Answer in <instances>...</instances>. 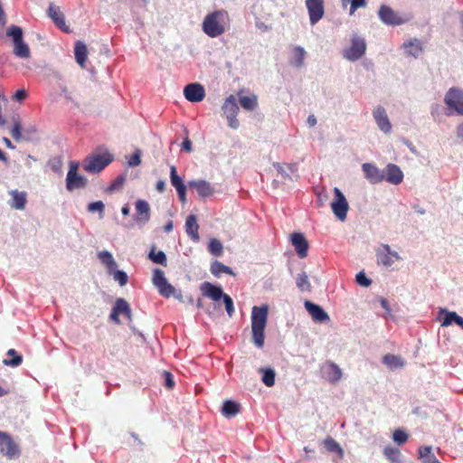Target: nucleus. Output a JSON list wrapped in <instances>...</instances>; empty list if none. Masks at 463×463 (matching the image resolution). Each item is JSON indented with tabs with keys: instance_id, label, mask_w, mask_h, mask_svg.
<instances>
[{
	"instance_id": "63",
	"label": "nucleus",
	"mask_w": 463,
	"mask_h": 463,
	"mask_svg": "<svg viewBox=\"0 0 463 463\" xmlns=\"http://www.w3.org/2000/svg\"><path fill=\"white\" fill-rule=\"evenodd\" d=\"M182 149L190 152L192 151V142L189 138H184L182 143Z\"/></svg>"
},
{
	"instance_id": "9",
	"label": "nucleus",
	"mask_w": 463,
	"mask_h": 463,
	"mask_svg": "<svg viewBox=\"0 0 463 463\" xmlns=\"http://www.w3.org/2000/svg\"><path fill=\"white\" fill-rule=\"evenodd\" d=\"M152 280L161 296L168 298L174 295L176 288L167 281L165 272L162 269H154Z\"/></svg>"
},
{
	"instance_id": "34",
	"label": "nucleus",
	"mask_w": 463,
	"mask_h": 463,
	"mask_svg": "<svg viewBox=\"0 0 463 463\" xmlns=\"http://www.w3.org/2000/svg\"><path fill=\"white\" fill-rule=\"evenodd\" d=\"M383 363L392 371L404 366V361L402 357L391 354H387L383 357Z\"/></svg>"
},
{
	"instance_id": "49",
	"label": "nucleus",
	"mask_w": 463,
	"mask_h": 463,
	"mask_svg": "<svg viewBox=\"0 0 463 463\" xmlns=\"http://www.w3.org/2000/svg\"><path fill=\"white\" fill-rule=\"evenodd\" d=\"M170 182L175 188L179 187V185L182 186L183 184H184L182 177L178 175L176 167L175 165H171L170 167Z\"/></svg>"
},
{
	"instance_id": "55",
	"label": "nucleus",
	"mask_w": 463,
	"mask_h": 463,
	"mask_svg": "<svg viewBox=\"0 0 463 463\" xmlns=\"http://www.w3.org/2000/svg\"><path fill=\"white\" fill-rule=\"evenodd\" d=\"M223 304L225 306L226 312L230 317H232L234 313V306L232 298L227 294L222 298Z\"/></svg>"
},
{
	"instance_id": "1",
	"label": "nucleus",
	"mask_w": 463,
	"mask_h": 463,
	"mask_svg": "<svg viewBox=\"0 0 463 463\" xmlns=\"http://www.w3.org/2000/svg\"><path fill=\"white\" fill-rule=\"evenodd\" d=\"M268 315V305L254 306L251 309L252 342L258 348H262L264 345Z\"/></svg>"
},
{
	"instance_id": "20",
	"label": "nucleus",
	"mask_w": 463,
	"mask_h": 463,
	"mask_svg": "<svg viewBox=\"0 0 463 463\" xmlns=\"http://www.w3.org/2000/svg\"><path fill=\"white\" fill-rule=\"evenodd\" d=\"M323 377L331 383H338L342 378V370L334 362L328 361L322 368Z\"/></svg>"
},
{
	"instance_id": "27",
	"label": "nucleus",
	"mask_w": 463,
	"mask_h": 463,
	"mask_svg": "<svg viewBox=\"0 0 463 463\" xmlns=\"http://www.w3.org/2000/svg\"><path fill=\"white\" fill-rule=\"evenodd\" d=\"M402 48L404 50L407 55L413 58H418L423 50L420 41L417 38L404 42Z\"/></svg>"
},
{
	"instance_id": "33",
	"label": "nucleus",
	"mask_w": 463,
	"mask_h": 463,
	"mask_svg": "<svg viewBox=\"0 0 463 463\" xmlns=\"http://www.w3.org/2000/svg\"><path fill=\"white\" fill-rule=\"evenodd\" d=\"M87 46L83 42L78 41L74 46L75 60L80 67L84 66L87 60Z\"/></svg>"
},
{
	"instance_id": "47",
	"label": "nucleus",
	"mask_w": 463,
	"mask_h": 463,
	"mask_svg": "<svg viewBox=\"0 0 463 463\" xmlns=\"http://www.w3.org/2000/svg\"><path fill=\"white\" fill-rule=\"evenodd\" d=\"M208 250L212 255L219 257L222 253L223 246L219 240L211 239L208 244Z\"/></svg>"
},
{
	"instance_id": "17",
	"label": "nucleus",
	"mask_w": 463,
	"mask_h": 463,
	"mask_svg": "<svg viewBox=\"0 0 463 463\" xmlns=\"http://www.w3.org/2000/svg\"><path fill=\"white\" fill-rule=\"evenodd\" d=\"M304 306L315 322L325 323L330 319L329 316L321 306L309 300H306Z\"/></svg>"
},
{
	"instance_id": "3",
	"label": "nucleus",
	"mask_w": 463,
	"mask_h": 463,
	"mask_svg": "<svg viewBox=\"0 0 463 463\" xmlns=\"http://www.w3.org/2000/svg\"><path fill=\"white\" fill-rule=\"evenodd\" d=\"M6 36L9 37L14 44V54L20 59L30 57V48L24 41V32L22 27L12 24L6 30Z\"/></svg>"
},
{
	"instance_id": "41",
	"label": "nucleus",
	"mask_w": 463,
	"mask_h": 463,
	"mask_svg": "<svg viewBox=\"0 0 463 463\" xmlns=\"http://www.w3.org/2000/svg\"><path fill=\"white\" fill-rule=\"evenodd\" d=\"M7 355L11 356V358L3 360V364L6 366L17 367L23 363V356L14 349H9L7 351Z\"/></svg>"
},
{
	"instance_id": "61",
	"label": "nucleus",
	"mask_w": 463,
	"mask_h": 463,
	"mask_svg": "<svg viewBox=\"0 0 463 463\" xmlns=\"http://www.w3.org/2000/svg\"><path fill=\"white\" fill-rule=\"evenodd\" d=\"M79 166H80V163L78 161H71L70 162V168H69V171L67 173V175H78V170H79Z\"/></svg>"
},
{
	"instance_id": "59",
	"label": "nucleus",
	"mask_w": 463,
	"mask_h": 463,
	"mask_svg": "<svg viewBox=\"0 0 463 463\" xmlns=\"http://www.w3.org/2000/svg\"><path fill=\"white\" fill-rule=\"evenodd\" d=\"M164 375H165V387H167L168 389L173 388L175 385V382H174L173 375L171 374V373L165 371Z\"/></svg>"
},
{
	"instance_id": "25",
	"label": "nucleus",
	"mask_w": 463,
	"mask_h": 463,
	"mask_svg": "<svg viewBox=\"0 0 463 463\" xmlns=\"http://www.w3.org/2000/svg\"><path fill=\"white\" fill-rule=\"evenodd\" d=\"M306 55L307 52L302 46H293L288 57V62L292 67L299 69L305 64Z\"/></svg>"
},
{
	"instance_id": "56",
	"label": "nucleus",
	"mask_w": 463,
	"mask_h": 463,
	"mask_svg": "<svg viewBox=\"0 0 463 463\" xmlns=\"http://www.w3.org/2000/svg\"><path fill=\"white\" fill-rule=\"evenodd\" d=\"M126 181V176L124 175H119L112 184L108 187V192H113L123 185Z\"/></svg>"
},
{
	"instance_id": "35",
	"label": "nucleus",
	"mask_w": 463,
	"mask_h": 463,
	"mask_svg": "<svg viewBox=\"0 0 463 463\" xmlns=\"http://www.w3.org/2000/svg\"><path fill=\"white\" fill-rule=\"evenodd\" d=\"M240 411V404L234 401L227 400L222 407V413L226 418L234 417Z\"/></svg>"
},
{
	"instance_id": "42",
	"label": "nucleus",
	"mask_w": 463,
	"mask_h": 463,
	"mask_svg": "<svg viewBox=\"0 0 463 463\" xmlns=\"http://www.w3.org/2000/svg\"><path fill=\"white\" fill-rule=\"evenodd\" d=\"M148 259L156 264H159L162 266L167 265L166 255L163 250L156 251V249L153 247L148 253Z\"/></svg>"
},
{
	"instance_id": "22",
	"label": "nucleus",
	"mask_w": 463,
	"mask_h": 463,
	"mask_svg": "<svg viewBox=\"0 0 463 463\" xmlns=\"http://www.w3.org/2000/svg\"><path fill=\"white\" fill-rule=\"evenodd\" d=\"M136 215L135 221L138 224H146L150 220V206L149 203L142 199H138L136 203Z\"/></svg>"
},
{
	"instance_id": "30",
	"label": "nucleus",
	"mask_w": 463,
	"mask_h": 463,
	"mask_svg": "<svg viewBox=\"0 0 463 463\" xmlns=\"http://www.w3.org/2000/svg\"><path fill=\"white\" fill-rule=\"evenodd\" d=\"M9 194L12 196L10 206L16 210H24L26 204V194L18 190H11Z\"/></svg>"
},
{
	"instance_id": "2",
	"label": "nucleus",
	"mask_w": 463,
	"mask_h": 463,
	"mask_svg": "<svg viewBox=\"0 0 463 463\" xmlns=\"http://www.w3.org/2000/svg\"><path fill=\"white\" fill-rule=\"evenodd\" d=\"M227 17L228 13L223 9L208 14L202 24L203 33L211 38H216L222 35L225 32L223 23Z\"/></svg>"
},
{
	"instance_id": "43",
	"label": "nucleus",
	"mask_w": 463,
	"mask_h": 463,
	"mask_svg": "<svg viewBox=\"0 0 463 463\" xmlns=\"http://www.w3.org/2000/svg\"><path fill=\"white\" fill-rule=\"evenodd\" d=\"M260 372L261 373V381L266 386L271 387L275 384L276 373L274 369L260 368Z\"/></svg>"
},
{
	"instance_id": "24",
	"label": "nucleus",
	"mask_w": 463,
	"mask_h": 463,
	"mask_svg": "<svg viewBox=\"0 0 463 463\" xmlns=\"http://www.w3.org/2000/svg\"><path fill=\"white\" fill-rule=\"evenodd\" d=\"M187 185L190 188L195 189L201 198H207L214 192L212 184L205 180H191Z\"/></svg>"
},
{
	"instance_id": "26",
	"label": "nucleus",
	"mask_w": 463,
	"mask_h": 463,
	"mask_svg": "<svg viewBox=\"0 0 463 463\" xmlns=\"http://www.w3.org/2000/svg\"><path fill=\"white\" fill-rule=\"evenodd\" d=\"M88 180L83 175H67L66 176V189L69 192H72L76 189H82L87 186Z\"/></svg>"
},
{
	"instance_id": "15",
	"label": "nucleus",
	"mask_w": 463,
	"mask_h": 463,
	"mask_svg": "<svg viewBox=\"0 0 463 463\" xmlns=\"http://www.w3.org/2000/svg\"><path fill=\"white\" fill-rule=\"evenodd\" d=\"M383 181L394 185L400 184L404 177L400 166L392 163H390L385 166L383 170Z\"/></svg>"
},
{
	"instance_id": "31",
	"label": "nucleus",
	"mask_w": 463,
	"mask_h": 463,
	"mask_svg": "<svg viewBox=\"0 0 463 463\" xmlns=\"http://www.w3.org/2000/svg\"><path fill=\"white\" fill-rule=\"evenodd\" d=\"M418 453L421 463H440L436 456L432 453L431 446L420 447Z\"/></svg>"
},
{
	"instance_id": "53",
	"label": "nucleus",
	"mask_w": 463,
	"mask_h": 463,
	"mask_svg": "<svg viewBox=\"0 0 463 463\" xmlns=\"http://www.w3.org/2000/svg\"><path fill=\"white\" fill-rule=\"evenodd\" d=\"M355 281L358 285L367 288L372 284V279H369L364 271H360L355 276Z\"/></svg>"
},
{
	"instance_id": "51",
	"label": "nucleus",
	"mask_w": 463,
	"mask_h": 463,
	"mask_svg": "<svg viewBox=\"0 0 463 463\" xmlns=\"http://www.w3.org/2000/svg\"><path fill=\"white\" fill-rule=\"evenodd\" d=\"M87 208L90 213L98 212L99 213V218L100 219L103 218L105 204L103 203L102 201L92 202L88 204Z\"/></svg>"
},
{
	"instance_id": "38",
	"label": "nucleus",
	"mask_w": 463,
	"mask_h": 463,
	"mask_svg": "<svg viewBox=\"0 0 463 463\" xmlns=\"http://www.w3.org/2000/svg\"><path fill=\"white\" fill-rule=\"evenodd\" d=\"M274 168L278 171V173L281 175L283 179H292L290 174H294L297 172L298 168L295 164L288 165L287 167L283 166L279 163L273 164Z\"/></svg>"
},
{
	"instance_id": "52",
	"label": "nucleus",
	"mask_w": 463,
	"mask_h": 463,
	"mask_svg": "<svg viewBox=\"0 0 463 463\" xmlns=\"http://www.w3.org/2000/svg\"><path fill=\"white\" fill-rule=\"evenodd\" d=\"M408 434L402 430H396L392 434V439L398 445L405 443L408 439Z\"/></svg>"
},
{
	"instance_id": "12",
	"label": "nucleus",
	"mask_w": 463,
	"mask_h": 463,
	"mask_svg": "<svg viewBox=\"0 0 463 463\" xmlns=\"http://www.w3.org/2000/svg\"><path fill=\"white\" fill-rule=\"evenodd\" d=\"M400 258L398 252L392 250L388 244H381L376 250L377 263L385 268H390Z\"/></svg>"
},
{
	"instance_id": "11",
	"label": "nucleus",
	"mask_w": 463,
	"mask_h": 463,
	"mask_svg": "<svg viewBox=\"0 0 463 463\" xmlns=\"http://www.w3.org/2000/svg\"><path fill=\"white\" fill-rule=\"evenodd\" d=\"M305 5L307 10L310 24H317L325 15L324 0H306Z\"/></svg>"
},
{
	"instance_id": "5",
	"label": "nucleus",
	"mask_w": 463,
	"mask_h": 463,
	"mask_svg": "<svg viewBox=\"0 0 463 463\" xmlns=\"http://www.w3.org/2000/svg\"><path fill=\"white\" fill-rule=\"evenodd\" d=\"M366 52V42L364 37L357 33L351 35V45L342 52L344 59L349 61H356L360 60Z\"/></svg>"
},
{
	"instance_id": "57",
	"label": "nucleus",
	"mask_w": 463,
	"mask_h": 463,
	"mask_svg": "<svg viewBox=\"0 0 463 463\" xmlns=\"http://www.w3.org/2000/svg\"><path fill=\"white\" fill-rule=\"evenodd\" d=\"M140 163H141V151L137 149L133 153V155L130 156V158L128 159V164L130 167H134V166L138 165Z\"/></svg>"
},
{
	"instance_id": "19",
	"label": "nucleus",
	"mask_w": 463,
	"mask_h": 463,
	"mask_svg": "<svg viewBox=\"0 0 463 463\" xmlns=\"http://www.w3.org/2000/svg\"><path fill=\"white\" fill-rule=\"evenodd\" d=\"M200 289L204 297H207L213 301H219L227 295L223 292L221 286L214 285L208 281L202 283Z\"/></svg>"
},
{
	"instance_id": "37",
	"label": "nucleus",
	"mask_w": 463,
	"mask_h": 463,
	"mask_svg": "<svg viewBox=\"0 0 463 463\" xmlns=\"http://www.w3.org/2000/svg\"><path fill=\"white\" fill-rule=\"evenodd\" d=\"M296 286L300 292H310L312 289L308 280V276L305 271L300 272L296 277Z\"/></svg>"
},
{
	"instance_id": "58",
	"label": "nucleus",
	"mask_w": 463,
	"mask_h": 463,
	"mask_svg": "<svg viewBox=\"0 0 463 463\" xmlns=\"http://www.w3.org/2000/svg\"><path fill=\"white\" fill-rule=\"evenodd\" d=\"M227 119L228 126L232 129H238L240 127L239 120L237 119V115L233 116H224Z\"/></svg>"
},
{
	"instance_id": "13",
	"label": "nucleus",
	"mask_w": 463,
	"mask_h": 463,
	"mask_svg": "<svg viewBox=\"0 0 463 463\" xmlns=\"http://www.w3.org/2000/svg\"><path fill=\"white\" fill-rule=\"evenodd\" d=\"M0 452L9 458L19 456L20 450L13 439L6 432L0 430Z\"/></svg>"
},
{
	"instance_id": "29",
	"label": "nucleus",
	"mask_w": 463,
	"mask_h": 463,
	"mask_svg": "<svg viewBox=\"0 0 463 463\" xmlns=\"http://www.w3.org/2000/svg\"><path fill=\"white\" fill-rule=\"evenodd\" d=\"M240 110L236 98L233 95H230L222 106V111L223 116H233L238 115Z\"/></svg>"
},
{
	"instance_id": "21",
	"label": "nucleus",
	"mask_w": 463,
	"mask_h": 463,
	"mask_svg": "<svg viewBox=\"0 0 463 463\" xmlns=\"http://www.w3.org/2000/svg\"><path fill=\"white\" fill-rule=\"evenodd\" d=\"M362 170L365 178L371 184H378L383 181V170L378 168L374 164L364 163L362 165Z\"/></svg>"
},
{
	"instance_id": "28",
	"label": "nucleus",
	"mask_w": 463,
	"mask_h": 463,
	"mask_svg": "<svg viewBox=\"0 0 463 463\" xmlns=\"http://www.w3.org/2000/svg\"><path fill=\"white\" fill-rule=\"evenodd\" d=\"M199 226L195 215L190 214L185 221V232L192 241L197 242L200 240L198 234Z\"/></svg>"
},
{
	"instance_id": "10",
	"label": "nucleus",
	"mask_w": 463,
	"mask_h": 463,
	"mask_svg": "<svg viewBox=\"0 0 463 463\" xmlns=\"http://www.w3.org/2000/svg\"><path fill=\"white\" fill-rule=\"evenodd\" d=\"M10 133L12 137L16 141H33L36 136L37 128L33 125H28L22 128L20 122L15 120L10 129Z\"/></svg>"
},
{
	"instance_id": "40",
	"label": "nucleus",
	"mask_w": 463,
	"mask_h": 463,
	"mask_svg": "<svg viewBox=\"0 0 463 463\" xmlns=\"http://www.w3.org/2000/svg\"><path fill=\"white\" fill-rule=\"evenodd\" d=\"M439 316L443 315V317L441 319V326H449L452 324H455L458 315L455 311H449L445 308H441L439 312Z\"/></svg>"
},
{
	"instance_id": "6",
	"label": "nucleus",
	"mask_w": 463,
	"mask_h": 463,
	"mask_svg": "<svg viewBox=\"0 0 463 463\" xmlns=\"http://www.w3.org/2000/svg\"><path fill=\"white\" fill-rule=\"evenodd\" d=\"M110 153L96 154L86 157L83 162V169L88 173H99L113 161Z\"/></svg>"
},
{
	"instance_id": "23",
	"label": "nucleus",
	"mask_w": 463,
	"mask_h": 463,
	"mask_svg": "<svg viewBox=\"0 0 463 463\" xmlns=\"http://www.w3.org/2000/svg\"><path fill=\"white\" fill-rule=\"evenodd\" d=\"M47 14L60 30L65 33H70V28L65 23L64 14L60 11L59 7L55 6L53 4H50Z\"/></svg>"
},
{
	"instance_id": "45",
	"label": "nucleus",
	"mask_w": 463,
	"mask_h": 463,
	"mask_svg": "<svg viewBox=\"0 0 463 463\" xmlns=\"http://www.w3.org/2000/svg\"><path fill=\"white\" fill-rule=\"evenodd\" d=\"M98 258L103 263L108 271L111 269L117 268V263L112 256V254L108 250H102L98 253Z\"/></svg>"
},
{
	"instance_id": "16",
	"label": "nucleus",
	"mask_w": 463,
	"mask_h": 463,
	"mask_svg": "<svg viewBox=\"0 0 463 463\" xmlns=\"http://www.w3.org/2000/svg\"><path fill=\"white\" fill-rule=\"evenodd\" d=\"M373 116L379 129L384 134L392 131V124L387 116L386 110L383 106L376 107L373 111Z\"/></svg>"
},
{
	"instance_id": "46",
	"label": "nucleus",
	"mask_w": 463,
	"mask_h": 463,
	"mask_svg": "<svg viewBox=\"0 0 463 463\" xmlns=\"http://www.w3.org/2000/svg\"><path fill=\"white\" fill-rule=\"evenodd\" d=\"M108 273L118 282L119 286L123 287L128 283V276L124 270L114 268L109 270Z\"/></svg>"
},
{
	"instance_id": "44",
	"label": "nucleus",
	"mask_w": 463,
	"mask_h": 463,
	"mask_svg": "<svg viewBox=\"0 0 463 463\" xmlns=\"http://www.w3.org/2000/svg\"><path fill=\"white\" fill-rule=\"evenodd\" d=\"M240 105L246 110H254L258 106L257 97L251 96H241L239 99Z\"/></svg>"
},
{
	"instance_id": "4",
	"label": "nucleus",
	"mask_w": 463,
	"mask_h": 463,
	"mask_svg": "<svg viewBox=\"0 0 463 463\" xmlns=\"http://www.w3.org/2000/svg\"><path fill=\"white\" fill-rule=\"evenodd\" d=\"M448 116L457 114L463 116V90L458 87L449 88L444 96Z\"/></svg>"
},
{
	"instance_id": "60",
	"label": "nucleus",
	"mask_w": 463,
	"mask_h": 463,
	"mask_svg": "<svg viewBox=\"0 0 463 463\" xmlns=\"http://www.w3.org/2000/svg\"><path fill=\"white\" fill-rule=\"evenodd\" d=\"M60 90H61V95L67 99V100H70L71 101L72 100V95H71V92L69 90V89L67 88V86L63 83H61L60 84Z\"/></svg>"
},
{
	"instance_id": "39",
	"label": "nucleus",
	"mask_w": 463,
	"mask_h": 463,
	"mask_svg": "<svg viewBox=\"0 0 463 463\" xmlns=\"http://www.w3.org/2000/svg\"><path fill=\"white\" fill-rule=\"evenodd\" d=\"M323 444L327 451L336 453L340 458L344 457V449L332 437L326 438Z\"/></svg>"
},
{
	"instance_id": "62",
	"label": "nucleus",
	"mask_w": 463,
	"mask_h": 463,
	"mask_svg": "<svg viewBox=\"0 0 463 463\" xmlns=\"http://www.w3.org/2000/svg\"><path fill=\"white\" fill-rule=\"evenodd\" d=\"M26 96H27L26 90L24 89H20L15 91V93L14 95V99H15L16 101H23L26 98Z\"/></svg>"
},
{
	"instance_id": "36",
	"label": "nucleus",
	"mask_w": 463,
	"mask_h": 463,
	"mask_svg": "<svg viewBox=\"0 0 463 463\" xmlns=\"http://www.w3.org/2000/svg\"><path fill=\"white\" fill-rule=\"evenodd\" d=\"M210 270H211L212 274L215 277H220V275L222 273H226L231 276H235V273L230 267L224 265L223 263H222L219 260H214L212 262Z\"/></svg>"
},
{
	"instance_id": "8",
	"label": "nucleus",
	"mask_w": 463,
	"mask_h": 463,
	"mask_svg": "<svg viewBox=\"0 0 463 463\" xmlns=\"http://www.w3.org/2000/svg\"><path fill=\"white\" fill-rule=\"evenodd\" d=\"M334 196L331 202L332 212L339 221L344 222L346 219L349 210L348 202L338 187L334 188Z\"/></svg>"
},
{
	"instance_id": "32",
	"label": "nucleus",
	"mask_w": 463,
	"mask_h": 463,
	"mask_svg": "<svg viewBox=\"0 0 463 463\" xmlns=\"http://www.w3.org/2000/svg\"><path fill=\"white\" fill-rule=\"evenodd\" d=\"M118 314L125 316L127 318L131 320L132 311L129 304L124 298H118L116 299L114 306L112 307Z\"/></svg>"
},
{
	"instance_id": "18",
	"label": "nucleus",
	"mask_w": 463,
	"mask_h": 463,
	"mask_svg": "<svg viewBox=\"0 0 463 463\" xmlns=\"http://www.w3.org/2000/svg\"><path fill=\"white\" fill-rule=\"evenodd\" d=\"M290 241L300 259L307 256L309 244L302 232H293L290 237Z\"/></svg>"
},
{
	"instance_id": "50",
	"label": "nucleus",
	"mask_w": 463,
	"mask_h": 463,
	"mask_svg": "<svg viewBox=\"0 0 463 463\" xmlns=\"http://www.w3.org/2000/svg\"><path fill=\"white\" fill-rule=\"evenodd\" d=\"M341 1L344 5H345L347 3H350V11H349L350 15H353L358 8L364 7L366 5V0H341Z\"/></svg>"
},
{
	"instance_id": "54",
	"label": "nucleus",
	"mask_w": 463,
	"mask_h": 463,
	"mask_svg": "<svg viewBox=\"0 0 463 463\" xmlns=\"http://www.w3.org/2000/svg\"><path fill=\"white\" fill-rule=\"evenodd\" d=\"M49 165L54 173H56L58 175L62 174V171H61L62 161L60 157H55V158L51 159L49 161Z\"/></svg>"
},
{
	"instance_id": "48",
	"label": "nucleus",
	"mask_w": 463,
	"mask_h": 463,
	"mask_svg": "<svg viewBox=\"0 0 463 463\" xmlns=\"http://www.w3.org/2000/svg\"><path fill=\"white\" fill-rule=\"evenodd\" d=\"M384 456L393 463H399L401 461V452L398 449L386 447L383 449Z\"/></svg>"
},
{
	"instance_id": "64",
	"label": "nucleus",
	"mask_w": 463,
	"mask_h": 463,
	"mask_svg": "<svg viewBox=\"0 0 463 463\" xmlns=\"http://www.w3.org/2000/svg\"><path fill=\"white\" fill-rule=\"evenodd\" d=\"M166 183L164 180H158L156 184V189L159 193H164L165 190Z\"/></svg>"
},
{
	"instance_id": "14",
	"label": "nucleus",
	"mask_w": 463,
	"mask_h": 463,
	"mask_svg": "<svg viewBox=\"0 0 463 463\" xmlns=\"http://www.w3.org/2000/svg\"><path fill=\"white\" fill-rule=\"evenodd\" d=\"M184 98L193 103L202 101L205 97V90L202 84L193 82L187 84L184 89Z\"/></svg>"
},
{
	"instance_id": "7",
	"label": "nucleus",
	"mask_w": 463,
	"mask_h": 463,
	"mask_svg": "<svg viewBox=\"0 0 463 463\" xmlns=\"http://www.w3.org/2000/svg\"><path fill=\"white\" fill-rule=\"evenodd\" d=\"M378 17L383 24L389 26L402 25L409 21V17L399 14L387 5H382L379 7Z\"/></svg>"
}]
</instances>
